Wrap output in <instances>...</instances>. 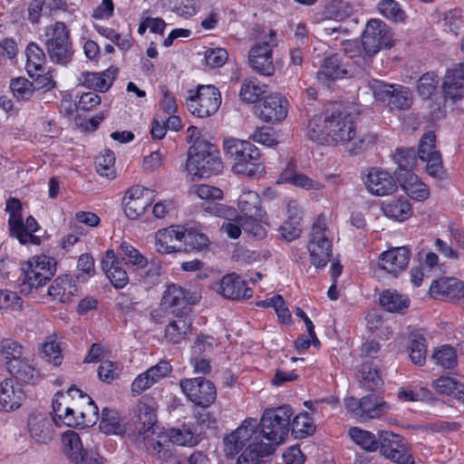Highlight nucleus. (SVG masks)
Returning a JSON list of instances; mask_svg holds the SVG:
<instances>
[{"label": "nucleus", "mask_w": 464, "mask_h": 464, "mask_svg": "<svg viewBox=\"0 0 464 464\" xmlns=\"http://www.w3.org/2000/svg\"><path fill=\"white\" fill-rule=\"evenodd\" d=\"M307 136L317 143L346 144L356 136L353 116L341 106L325 115H315L308 124Z\"/></svg>", "instance_id": "nucleus-1"}, {"label": "nucleus", "mask_w": 464, "mask_h": 464, "mask_svg": "<svg viewBox=\"0 0 464 464\" xmlns=\"http://www.w3.org/2000/svg\"><path fill=\"white\" fill-rule=\"evenodd\" d=\"M137 439L144 443L147 450L161 460L171 457V450L167 449V436L157 425L155 409L145 402L140 401L136 406Z\"/></svg>", "instance_id": "nucleus-2"}, {"label": "nucleus", "mask_w": 464, "mask_h": 464, "mask_svg": "<svg viewBox=\"0 0 464 464\" xmlns=\"http://www.w3.org/2000/svg\"><path fill=\"white\" fill-rule=\"evenodd\" d=\"M223 150L234 161L232 169L235 173L255 177L264 172V167L259 162L260 152L249 141L227 137L223 140Z\"/></svg>", "instance_id": "nucleus-3"}, {"label": "nucleus", "mask_w": 464, "mask_h": 464, "mask_svg": "<svg viewBox=\"0 0 464 464\" xmlns=\"http://www.w3.org/2000/svg\"><path fill=\"white\" fill-rule=\"evenodd\" d=\"M23 276L20 292L27 295H34L54 276L55 263L50 256H34L21 264Z\"/></svg>", "instance_id": "nucleus-4"}, {"label": "nucleus", "mask_w": 464, "mask_h": 464, "mask_svg": "<svg viewBox=\"0 0 464 464\" xmlns=\"http://www.w3.org/2000/svg\"><path fill=\"white\" fill-rule=\"evenodd\" d=\"M292 415V409L287 405L266 410L260 420V431L255 430L256 436L260 435L263 441L266 439L276 449L288 435Z\"/></svg>", "instance_id": "nucleus-5"}, {"label": "nucleus", "mask_w": 464, "mask_h": 464, "mask_svg": "<svg viewBox=\"0 0 464 464\" xmlns=\"http://www.w3.org/2000/svg\"><path fill=\"white\" fill-rule=\"evenodd\" d=\"M222 168V161L214 144L200 142L189 148L187 169L191 176L208 178L219 173Z\"/></svg>", "instance_id": "nucleus-6"}, {"label": "nucleus", "mask_w": 464, "mask_h": 464, "mask_svg": "<svg viewBox=\"0 0 464 464\" xmlns=\"http://www.w3.org/2000/svg\"><path fill=\"white\" fill-rule=\"evenodd\" d=\"M374 100L390 110H407L412 104V94L408 87L379 80L369 82Z\"/></svg>", "instance_id": "nucleus-7"}, {"label": "nucleus", "mask_w": 464, "mask_h": 464, "mask_svg": "<svg viewBox=\"0 0 464 464\" xmlns=\"http://www.w3.org/2000/svg\"><path fill=\"white\" fill-rule=\"evenodd\" d=\"M45 47L50 59L55 63L66 64L72 56L69 31L62 22L51 24L45 29Z\"/></svg>", "instance_id": "nucleus-8"}, {"label": "nucleus", "mask_w": 464, "mask_h": 464, "mask_svg": "<svg viewBox=\"0 0 464 464\" xmlns=\"http://www.w3.org/2000/svg\"><path fill=\"white\" fill-rule=\"evenodd\" d=\"M333 235L323 220H318L312 227L307 246L311 263L316 267H324L332 253Z\"/></svg>", "instance_id": "nucleus-9"}, {"label": "nucleus", "mask_w": 464, "mask_h": 464, "mask_svg": "<svg viewBox=\"0 0 464 464\" xmlns=\"http://www.w3.org/2000/svg\"><path fill=\"white\" fill-rule=\"evenodd\" d=\"M187 99L188 111L198 118H206L214 114L221 104V95L213 85H199Z\"/></svg>", "instance_id": "nucleus-10"}, {"label": "nucleus", "mask_w": 464, "mask_h": 464, "mask_svg": "<svg viewBox=\"0 0 464 464\" xmlns=\"http://www.w3.org/2000/svg\"><path fill=\"white\" fill-rule=\"evenodd\" d=\"M346 410L357 420L366 421L385 414L389 410L388 403L376 394H368L358 400L350 397L344 401Z\"/></svg>", "instance_id": "nucleus-11"}, {"label": "nucleus", "mask_w": 464, "mask_h": 464, "mask_svg": "<svg viewBox=\"0 0 464 464\" xmlns=\"http://www.w3.org/2000/svg\"><path fill=\"white\" fill-rule=\"evenodd\" d=\"M362 43L368 55L376 54L382 48H391L393 45L392 32L380 19H371L363 31Z\"/></svg>", "instance_id": "nucleus-12"}, {"label": "nucleus", "mask_w": 464, "mask_h": 464, "mask_svg": "<svg viewBox=\"0 0 464 464\" xmlns=\"http://www.w3.org/2000/svg\"><path fill=\"white\" fill-rule=\"evenodd\" d=\"M276 33L270 31L269 38L257 43L249 51L248 62L250 67L260 75L272 76L275 65L272 61V51L276 46Z\"/></svg>", "instance_id": "nucleus-13"}, {"label": "nucleus", "mask_w": 464, "mask_h": 464, "mask_svg": "<svg viewBox=\"0 0 464 464\" xmlns=\"http://www.w3.org/2000/svg\"><path fill=\"white\" fill-rule=\"evenodd\" d=\"M379 448L382 455L398 464H414V459L400 435L382 430L379 432Z\"/></svg>", "instance_id": "nucleus-14"}, {"label": "nucleus", "mask_w": 464, "mask_h": 464, "mask_svg": "<svg viewBox=\"0 0 464 464\" xmlns=\"http://www.w3.org/2000/svg\"><path fill=\"white\" fill-rule=\"evenodd\" d=\"M199 297L198 293L172 284L164 292L162 302L172 314H189L190 305L195 304Z\"/></svg>", "instance_id": "nucleus-15"}, {"label": "nucleus", "mask_w": 464, "mask_h": 464, "mask_svg": "<svg viewBox=\"0 0 464 464\" xmlns=\"http://www.w3.org/2000/svg\"><path fill=\"white\" fill-rule=\"evenodd\" d=\"M180 388L192 402L202 408L212 404L217 397L214 384L199 377L181 381Z\"/></svg>", "instance_id": "nucleus-16"}, {"label": "nucleus", "mask_w": 464, "mask_h": 464, "mask_svg": "<svg viewBox=\"0 0 464 464\" xmlns=\"http://www.w3.org/2000/svg\"><path fill=\"white\" fill-rule=\"evenodd\" d=\"M154 192L142 186L130 188L124 196V213L129 219L135 220L143 215L151 204Z\"/></svg>", "instance_id": "nucleus-17"}, {"label": "nucleus", "mask_w": 464, "mask_h": 464, "mask_svg": "<svg viewBox=\"0 0 464 464\" xmlns=\"http://www.w3.org/2000/svg\"><path fill=\"white\" fill-rule=\"evenodd\" d=\"M436 136L434 132L425 133L420 140L418 158L426 161V170L433 178L441 179L443 175L440 153L435 150Z\"/></svg>", "instance_id": "nucleus-18"}, {"label": "nucleus", "mask_w": 464, "mask_h": 464, "mask_svg": "<svg viewBox=\"0 0 464 464\" xmlns=\"http://www.w3.org/2000/svg\"><path fill=\"white\" fill-rule=\"evenodd\" d=\"M288 102L281 94H270L256 106L259 118L269 123L282 121L288 112Z\"/></svg>", "instance_id": "nucleus-19"}, {"label": "nucleus", "mask_w": 464, "mask_h": 464, "mask_svg": "<svg viewBox=\"0 0 464 464\" xmlns=\"http://www.w3.org/2000/svg\"><path fill=\"white\" fill-rule=\"evenodd\" d=\"M256 420L246 419L243 423L224 439V451L227 456H234L239 452L246 441L249 443L256 437Z\"/></svg>", "instance_id": "nucleus-20"}, {"label": "nucleus", "mask_w": 464, "mask_h": 464, "mask_svg": "<svg viewBox=\"0 0 464 464\" xmlns=\"http://www.w3.org/2000/svg\"><path fill=\"white\" fill-rule=\"evenodd\" d=\"M364 184L367 190L377 197L391 195L398 188L394 178L389 172L377 168L369 170Z\"/></svg>", "instance_id": "nucleus-21"}, {"label": "nucleus", "mask_w": 464, "mask_h": 464, "mask_svg": "<svg viewBox=\"0 0 464 464\" xmlns=\"http://www.w3.org/2000/svg\"><path fill=\"white\" fill-rule=\"evenodd\" d=\"M155 247L159 253L181 252L183 247V227L170 226L155 233Z\"/></svg>", "instance_id": "nucleus-22"}, {"label": "nucleus", "mask_w": 464, "mask_h": 464, "mask_svg": "<svg viewBox=\"0 0 464 464\" xmlns=\"http://www.w3.org/2000/svg\"><path fill=\"white\" fill-rule=\"evenodd\" d=\"M28 434L37 444H48L54 437L53 420L42 414H33L28 419Z\"/></svg>", "instance_id": "nucleus-23"}, {"label": "nucleus", "mask_w": 464, "mask_h": 464, "mask_svg": "<svg viewBox=\"0 0 464 464\" xmlns=\"http://www.w3.org/2000/svg\"><path fill=\"white\" fill-rule=\"evenodd\" d=\"M216 290L224 297L232 300L247 299L253 295L252 289L236 274L223 276Z\"/></svg>", "instance_id": "nucleus-24"}, {"label": "nucleus", "mask_w": 464, "mask_h": 464, "mask_svg": "<svg viewBox=\"0 0 464 464\" xmlns=\"http://www.w3.org/2000/svg\"><path fill=\"white\" fill-rule=\"evenodd\" d=\"M410 256L411 253L405 246L393 247L381 255L379 266L387 273L396 276L399 273L405 270Z\"/></svg>", "instance_id": "nucleus-25"}, {"label": "nucleus", "mask_w": 464, "mask_h": 464, "mask_svg": "<svg viewBox=\"0 0 464 464\" xmlns=\"http://www.w3.org/2000/svg\"><path fill=\"white\" fill-rule=\"evenodd\" d=\"M25 394L13 379H5L0 383V411H11L18 409Z\"/></svg>", "instance_id": "nucleus-26"}, {"label": "nucleus", "mask_w": 464, "mask_h": 464, "mask_svg": "<svg viewBox=\"0 0 464 464\" xmlns=\"http://www.w3.org/2000/svg\"><path fill=\"white\" fill-rule=\"evenodd\" d=\"M274 451L272 443H265L260 435L256 436L239 455L237 464H263V458L271 455Z\"/></svg>", "instance_id": "nucleus-27"}, {"label": "nucleus", "mask_w": 464, "mask_h": 464, "mask_svg": "<svg viewBox=\"0 0 464 464\" xmlns=\"http://www.w3.org/2000/svg\"><path fill=\"white\" fill-rule=\"evenodd\" d=\"M430 292L450 301L464 300V284L456 278L443 277L433 281Z\"/></svg>", "instance_id": "nucleus-28"}, {"label": "nucleus", "mask_w": 464, "mask_h": 464, "mask_svg": "<svg viewBox=\"0 0 464 464\" xmlns=\"http://www.w3.org/2000/svg\"><path fill=\"white\" fill-rule=\"evenodd\" d=\"M8 372L16 380V382L25 384H36L41 380V374L35 368L33 362L23 358L18 362H13L7 368Z\"/></svg>", "instance_id": "nucleus-29"}, {"label": "nucleus", "mask_w": 464, "mask_h": 464, "mask_svg": "<svg viewBox=\"0 0 464 464\" xmlns=\"http://www.w3.org/2000/svg\"><path fill=\"white\" fill-rule=\"evenodd\" d=\"M47 293L54 300L69 303L77 295L78 286L71 276L63 275L54 279L48 287Z\"/></svg>", "instance_id": "nucleus-30"}, {"label": "nucleus", "mask_w": 464, "mask_h": 464, "mask_svg": "<svg viewBox=\"0 0 464 464\" xmlns=\"http://www.w3.org/2000/svg\"><path fill=\"white\" fill-rule=\"evenodd\" d=\"M295 168L294 162H289L280 176L281 182L290 183L305 190H321L324 188V184L304 173L297 172Z\"/></svg>", "instance_id": "nucleus-31"}, {"label": "nucleus", "mask_w": 464, "mask_h": 464, "mask_svg": "<svg viewBox=\"0 0 464 464\" xmlns=\"http://www.w3.org/2000/svg\"><path fill=\"white\" fill-rule=\"evenodd\" d=\"M117 72L116 68L111 67L102 72H84L80 81L85 87L103 92L111 86Z\"/></svg>", "instance_id": "nucleus-32"}, {"label": "nucleus", "mask_w": 464, "mask_h": 464, "mask_svg": "<svg viewBox=\"0 0 464 464\" xmlns=\"http://www.w3.org/2000/svg\"><path fill=\"white\" fill-rule=\"evenodd\" d=\"M398 181L403 190L413 199L424 200L429 197L427 186L421 182L419 177L411 171L398 173Z\"/></svg>", "instance_id": "nucleus-33"}, {"label": "nucleus", "mask_w": 464, "mask_h": 464, "mask_svg": "<svg viewBox=\"0 0 464 464\" xmlns=\"http://www.w3.org/2000/svg\"><path fill=\"white\" fill-rule=\"evenodd\" d=\"M381 208L387 218L400 222L409 219L413 212L411 205L404 198H392L384 201L382 202Z\"/></svg>", "instance_id": "nucleus-34"}, {"label": "nucleus", "mask_w": 464, "mask_h": 464, "mask_svg": "<svg viewBox=\"0 0 464 464\" xmlns=\"http://www.w3.org/2000/svg\"><path fill=\"white\" fill-rule=\"evenodd\" d=\"M175 319L165 329V337L173 343H179L189 332L192 320L189 314H173Z\"/></svg>", "instance_id": "nucleus-35"}, {"label": "nucleus", "mask_w": 464, "mask_h": 464, "mask_svg": "<svg viewBox=\"0 0 464 464\" xmlns=\"http://www.w3.org/2000/svg\"><path fill=\"white\" fill-rule=\"evenodd\" d=\"M62 442L65 455L73 464H83L84 455L82 443L78 433L68 430L63 434Z\"/></svg>", "instance_id": "nucleus-36"}, {"label": "nucleus", "mask_w": 464, "mask_h": 464, "mask_svg": "<svg viewBox=\"0 0 464 464\" xmlns=\"http://www.w3.org/2000/svg\"><path fill=\"white\" fill-rule=\"evenodd\" d=\"M380 305L389 313H403L410 305V298L395 290L387 289L379 296Z\"/></svg>", "instance_id": "nucleus-37"}, {"label": "nucleus", "mask_w": 464, "mask_h": 464, "mask_svg": "<svg viewBox=\"0 0 464 464\" xmlns=\"http://www.w3.org/2000/svg\"><path fill=\"white\" fill-rule=\"evenodd\" d=\"M237 207L243 214L242 217L260 218L266 216V212L261 208L260 197L255 191L243 192L238 198Z\"/></svg>", "instance_id": "nucleus-38"}, {"label": "nucleus", "mask_w": 464, "mask_h": 464, "mask_svg": "<svg viewBox=\"0 0 464 464\" xmlns=\"http://www.w3.org/2000/svg\"><path fill=\"white\" fill-rule=\"evenodd\" d=\"M443 93L446 100L453 102L464 97V79L456 70H449L443 82Z\"/></svg>", "instance_id": "nucleus-39"}, {"label": "nucleus", "mask_w": 464, "mask_h": 464, "mask_svg": "<svg viewBox=\"0 0 464 464\" xmlns=\"http://www.w3.org/2000/svg\"><path fill=\"white\" fill-rule=\"evenodd\" d=\"M432 387L437 392L452 396L464 404V384L454 378L441 376L433 381Z\"/></svg>", "instance_id": "nucleus-40"}, {"label": "nucleus", "mask_w": 464, "mask_h": 464, "mask_svg": "<svg viewBox=\"0 0 464 464\" xmlns=\"http://www.w3.org/2000/svg\"><path fill=\"white\" fill-rule=\"evenodd\" d=\"M409 356L414 364L423 365L427 358V343L421 330L410 334Z\"/></svg>", "instance_id": "nucleus-41"}, {"label": "nucleus", "mask_w": 464, "mask_h": 464, "mask_svg": "<svg viewBox=\"0 0 464 464\" xmlns=\"http://www.w3.org/2000/svg\"><path fill=\"white\" fill-rule=\"evenodd\" d=\"M99 427L101 431L107 435H121L125 432V426L120 415L116 411L107 408H104L102 411Z\"/></svg>", "instance_id": "nucleus-42"}, {"label": "nucleus", "mask_w": 464, "mask_h": 464, "mask_svg": "<svg viewBox=\"0 0 464 464\" xmlns=\"http://www.w3.org/2000/svg\"><path fill=\"white\" fill-rule=\"evenodd\" d=\"M210 243L208 236L195 228L183 227V247L182 251H201L208 246Z\"/></svg>", "instance_id": "nucleus-43"}, {"label": "nucleus", "mask_w": 464, "mask_h": 464, "mask_svg": "<svg viewBox=\"0 0 464 464\" xmlns=\"http://www.w3.org/2000/svg\"><path fill=\"white\" fill-rule=\"evenodd\" d=\"M359 373L362 386L368 390H376L383 384L380 371L372 362H363L361 365Z\"/></svg>", "instance_id": "nucleus-44"}, {"label": "nucleus", "mask_w": 464, "mask_h": 464, "mask_svg": "<svg viewBox=\"0 0 464 464\" xmlns=\"http://www.w3.org/2000/svg\"><path fill=\"white\" fill-rule=\"evenodd\" d=\"M41 353L43 358L49 363L59 366L63 362L61 343L58 342L56 334L49 335L42 344Z\"/></svg>", "instance_id": "nucleus-45"}, {"label": "nucleus", "mask_w": 464, "mask_h": 464, "mask_svg": "<svg viewBox=\"0 0 464 464\" xmlns=\"http://www.w3.org/2000/svg\"><path fill=\"white\" fill-rule=\"evenodd\" d=\"M26 71L31 77L37 72L43 71L46 57L44 51L34 43H30L26 48Z\"/></svg>", "instance_id": "nucleus-46"}, {"label": "nucleus", "mask_w": 464, "mask_h": 464, "mask_svg": "<svg viewBox=\"0 0 464 464\" xmlns=\"http://www.w3.org/2000/svg\"><path fill=\"white\" fill-rule=\"evenodd\" d=\"M21 229L15 233H10L14 237H16L21 244L24 245H39L41 239L39 237L34 235L38 230V224L33 217L26 218L25 224L21 219Z\"/></svg>", "instance_id": "nucleus-47"}, {"label": "nucleus", "mask_w": 464, "mask_h": 464, "mask_svg": "<svg viewBox=\"0 0 464 464\" xmlns=\"http://www.w3.org/2000/svg\"><path fill=\"white\" fill-rule=\"evenodd\" d=\"M24 347L13 338H3L0 340V355L5 359L6 369L11 362L23 359Z\"/></svg>", "instance_id": "nucleus-48"}, {"label": "nucleus", "mask_w": 464, "mask_h": 464, "mask_svg": "<svg viewBox=\"0 0 464 464\" xmlns=\"http://www.w3.org/2000/svg\"><path fill=\"white\" fill-rule=\"evenodd\" d=\"M167 436V449H169V443L177 444L179 446L193 447L198 443V439L194 433L186 427L181 429H170L168 432H163Z\"/></svg>", "instance_id": "nucleus-49"}, {"label": "nucleus", "mask_w": 464, "mask_h": 464, "mask_svg": "<svg viewBox=\"0 0 464 464\" xmlns=\"http://www.w3.org/2000/svg\"><path fill=\"white\" fill-rule=\"evenodd\" d=\"M346 73V70L341 68L340 60L338 56L332 55L324 60L321 69L318 72V78L335 80L338 78H342Z\"/></svg>", "instance_id": "nucleus-50"}, {"label": "nucleus", "mask_w": 464, "mask_h": 464, "mask_svg": "<svg viewBox=\"0 0 464 464\" xmlns=\"http://www.w3.org/2000/svg\"><path fill=\"white\" fill-rule=\"evenodd\" d=\"M351 439L362 449L368 451H374L379 448V438L368 430L354 427L349 430Z\"/></svg>", "instance_id": "nucleus-51"}, {"label": "nucleus", "mask_w": 464, "mask_h": 464, "mask_svg": "<svg viewBox=\"0 0 464 464\" xmlns=\"http://www.w3.org/2000/svg\"><path fill=\"white\" fill-rule=\"evenodd\" d=\"M431 360L443 369H453L457 365V354L450 345H442L434 350Z\"/></svg>", "instance_id": "nucleus-52"}, {"label": "nucleus", "mask_w": 464, "mask_h": 464, "mask_svg": "<svg viewBox=\"0 0 464 464\" xmlns=\"http://www.w3.org/2000/svg\"><path fill=\"white\" fill-rule=\"evenodd\" d=\"M394 160L398 165V173L411 171L417 164V154L412 148L397 150Z\"/></svg>", "instance_id": "nucleus-53"}, {"label": "nucleus", "mask_w": 464, "mask_h": 464, "mask_svg": "<svg viewBox=\"0 0 464 464\" xmlns=\"http://www.w3.org/2000/svg\"><path fill=\"white\" fill-rule=\"evenodd\" d=\"M120 251V254L122 255V259L127 263H130L140 269H143L147 266V258L130 243L126 241L121 242Z\"/></svg>", "instance_id": "nucleus-54"}, {"label": "nucleus", "mask_w": 464, "mask_h": 464, "mask_svg": "<svg viewBox=\"0 0 464 464\" xmlns=\"http://www.w3.org/2000/svg\"><path fill=\"white\" fill-rule=\"evenodd\" d=\"M264 218H254L250 217H239V223L243 231L257 239H262L266 235V230L263 225Z\"/></svg>", "instance_id": "nucleus-55"}, {"label": "nucleus", "mask_w": 464, "mask_h": 464, "mask_svg": "<svg viewBox=\"0 0 464 464\" xmlns=\"http://www.w3.org/2000/svg\"><path fill=\"white\" fill-rule=\"evenodd\" d=\"M87 401V406L85 410L81 411L77 409L78 414V426L89 427L96 423L98 420V407L95 405L93 401L88 395L80 396Z\"/></svg>", "instance_id": "nucleus-56"}, {"label": "nucleus", "mask_w": 464, "mask_h": 464, "mask_svg": "<svg viewBox=\"0 0 464 464\" xmlns=\"http://www.w3.org/2000/svg\"><path fill=\"white\" fill-rule=\"evenodd\" d=\"M10 89L14 97L18 101H27L34 93L33 83L24 77L11 80Z\"/></svg>", "instance_id": "nucleus-57"}, {"label": "nucleus", "mask_w": 464, "mask_h": 464, "mask_svg": "<svg viewBox=\"0 0 464 464\" xmlns=\"http://www.w3.org/2000/svg\"><path fill=\"white\" fill-rule=\"evenodd\" d=\"M378 11L387 19L402 22L405 14L400 5L394 0H382L378 4Z\"/></svg>", "instance_id": "nucleus-58"}, {"label": "nucleus", "mask_w": 464, "mask_h": 464, "mask_svg": "<svg viewBox=\"0 0 464 464\" xmlns=\"http://www.w3.org/2000/svg\"><path fill=\"white\" fill-rule=\"evenodd\" d=\"M114 153L110 150H105L96 160V169L101 176L107 178L114 177Z\"/></svg>", "instance_id": "nucleus-59"}, {"label": "nucleus", "mask_w": 464, "mask_h": 464, "mask_svg": "<svg viewBox=\"0 0 464 464\" xmlns=\"http://www.w3.org/2000/svg\"><path fill=\"white\" fill-rule=\"evenodd\" d=\"M439 78L434 72L424 73L418 81L417 92L423 99L430 98L436 91Z\"/></svg>", "instance_id": "nucleus-60"}, {"label": "nucleus", "mask_w": 464, "mask_h": 464, "mask_svg": "<svg viewBox=\"0 0 464 464\" xmlns=\"http://www.w3.org/2000/svg\"><path fill=\"white\" fill-rule=\"evenodd\" d=\"M21 203L16 198H10L6 201L5 210L9 213V231L10 233L18 232L21 229Z\"/></svg>", "instance_id": "nucleus-61"}, {"label": "nucleus", "mask_w": 464, "mask_h": 464, "mask_svg": "<svg viewBox=\"0 0 464 464\" xmlns=\"http://www.w3.org/2000/svg\"><path fill=\"white\" fill-rule=\"evenodd\" d=\"M77 394L82 396V391L78 389H69L66 393L57 392L53 400V411L54 412V420L59 419L63 413L65 408L70 404L71 398Z\"/></svg>", "instance_id": "nucleus-62"}, {"label": "nucleus", "mask_w": 464, "mask_h": 464, "mask_svg": "<svg viewBox=\"0 0 464 464\" xmlns=\"http://www.w3.org/2000/svg\"><path fill=\"white\" fill-rule=\"evenodd\" d=\"M377 140L378 136L374 132L366 131L361 133L356 140L353 139V141H351V146L348 150L352 154H359L371 146L374 145Z\"/></svg>", "instance_id": "nucleus-63"}, {"label": "nucleus", "mask_w": 464, "mask_h": 464, "mask_svg": "<svg viewBox=\"0 0 464 464\" xmlns=\"http://www.w3.org/2000/svg\"><path fill=\"white\" fill-rule=\"evenodd\" d=\"M102 270L106 273L107 277L115 288H122L129 282L127 272L120 266V264H114Z\"/></svg>", "instance_id": "nucleus-64"}]
</instances>
